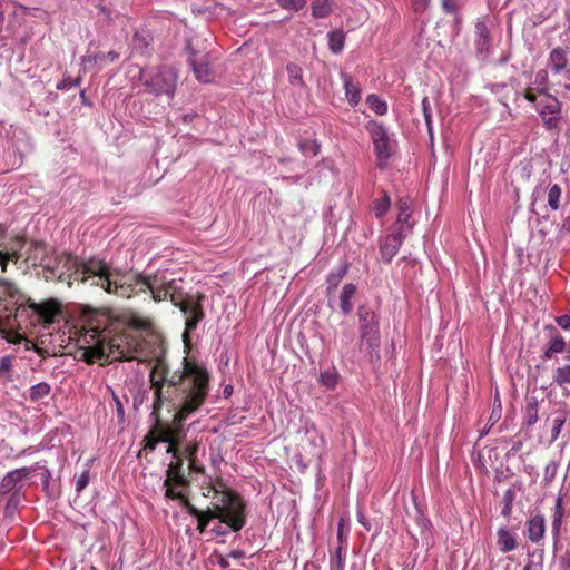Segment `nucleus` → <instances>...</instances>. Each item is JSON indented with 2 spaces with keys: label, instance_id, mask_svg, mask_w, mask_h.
<instances>
[{
  "label": "nucleus",
  "instance_id": "f257e3e1",
  "mask_svg": "<svg viewBox=\"0 0 570 570\" xmlns=\"http://www.w3.org/2000/svg\"><path fill=\"white\" fill-rule=\"evenodd\" d=\"M210 375L195 358L184 357L181 368L169 372L167 363L158 358L149 373L154 392L153 415L155 424L144 439L145 449L155 450L157 443H168L167 453L175 459L167 470V499H188L176 488H186L188 480L183 473L180 458V433L183 423L206 401Z\"/></svg>",
  "mask_w": 570,
  "mask_h": 570
},
{
  "label": "nucleus",
  "instance_id": "f03ea898",
  "mask_svg": "<svg viewBox=\"0 0 570 570\" xmlns=\"http://www.w3.org/2000/svg\"><path fill=\"white\" fill-rule=\"evenodd\" d=\"M81 337L88 346L81 348V358L95 362L131 361L136 358L135 342L122 332V323L109 311L85 307L81 313Z\"/></svg>",
  "mask_w": 570,
  "mask_h": 570
},
{
  "label": "nucleus",
  "instance_id": "7ed1b4c3",
  "mask_svg": "<svg viewBox=\"0 0 570 570\" xmlns=\"http://www.w3.org/2000/svg\"><path fill=\"white\" fill-rule=\"evenodd\" d=\"M181 502L188 512L197 518V529L200 532L208 530L216 535H227L239 531L245 524L244 501H222V504H213V508L206 511L196 509L190 501Z\"/></svg>",
  "mask_w": 570,
  "mask_h": 570
},
{
  "label": "nucleus",
  "instance_id": "20e7f679",
  "mask_svg": "<svg viewBox=\"0 0 570 570\" xmlns=\"http://www.w3.org/2000/svg\"><path fill=\"white\" fill-rule=\"evenodd\" d=\"M101 261L97 257L79 259L69 253H60L50 257L43 265V277L46 281H58L67 283L70 287L73 282L86 283L90 278H95V274L90 272L91 262Z\"/></svg>",
  "mask_w": 570,
  "mask_h": 570
},
{
  "label": "nucleus",
  "instance_id": "39448f33",
  "mask_svg": "<svg viewBox=\"0 0 570 570\" xmlns=\"http://www.w3.org/2000/svg\"><path fill=\"white\" fill-rule=\"evenodd\" d=\"M91 267L94 269H90V272L94 273L95 278H97L91 284L101 287L108 294L121 298H130L134 295L142 293L140 285H138V279L144 277L142 273H135L125 277L124 281H117L111 278L110 266L104 259L91 262Z\"/></svg>",
  "mask_w": 570,
  "mask_h": 570
},
{
  "label": "nucleus",
  "instance_id": "423d86ee",
  "mask_svg": "<svg viewBox=\"0 0 570 570\" xmlns=\"http://www.w3.org/2000/svg\"><path fill=\"white\" fill-rule=\"evenodd\" d=\"M358 332H360V352L364 353L371 364H376L381 360V334L380 317L366 305H361L357 309Z\"/></svg>",
  "mask_w": 570,
  "mask_h": 570
},
{
  "label": "nucleus",
  "instance_id": "0eeeda50",
  "mask_svg": "<svg viewBox=\"0 0 570 570\" xmlns=\"http://www.w3.org/2000/svg\"><path fill=\"white\" fill-rule=\"evenodd\" d=\"M206 295L202 292L185 293L183 288L176 295L174 306L178 307L185 316V330L183 341L185 346L190 345V333L195 331L198 324L205 318L204 301Z\"/></svg>",
  "mask_w": 570,
  "mask_h": 570
},
{
  "label": "nucleus",
  "instance_id": "6e6552de",
  "mask_svg": "<svg viewBox=\"0 0 570 570\" xmlns=\"http://www.w3.org/2000/svg\"><path fill=\"white\" fill-rule=\"evenodd\" d=\"M140 79L146 90L155 95H166L173 97L176 83L177 73L174 68L168 66H158L154 69H142L140 71Z\"/></svg>",
  "mask_w": 570,
  "mask_h": 570
},
{
  "label": "nucleus",
  "instance_id": "1a4fd4ad",
  "mask_svg": "<svg viewBox=\"0 0 570 570\" xmlns=\"http://www.w3.org/2000/svg\"><path fill=\"white\" fill-rule=\"evenodd\" d=\"M138 285H140L142 293L150 294L155 303L169 299L174 304L176 295L181 289L176 279H167L164 275L157 273L144 275L138 279Z\"/></svg>",
  "mask_w": 570,
  "mask_h": 570
},
{
  "label": "nucleus",
  "instance_id": "9d476101",
  "mask_svg": "<svg viewBox=\"0 0 570 570\" xmlns=\"http://www.w3.org/2000/svg\"><path fill=\"white\" fill-rule=\"evenodd\" d=\"M188 63L199 82L208 83L214 80L215 71L213 68V58L205 48H200L198 39H190L187 42Z\"/></svg>",
  "mask_w": 570,
  "mask_h": 570
},
{
  "label": "nucleus",
  "instance_id": "9b49d317",
  "mask_svg": "<svg viewBox=\"0 0 570 570\" xmlns=\"http://www.w3.org/2000/svg\"><path fill=\"white\" fill-rule=\"evenodd\" d=\"M365 128L370 134L371 140L373 142L379 167L382 168L386 165L387 160L393 155L395 141L389 135L386 128L375 120L368 121Z\"/></svg>",
  "mask_w": 570,
  "mask_h": 570
},
{
  "label": "nucleus",
  "instance_id": "f8f14e48",
  "mask_svg": "<svg viewBox=\"0 0 570 570\" xmlns=\"http://www.w3.org/2000/svg\"><path fill=\"white\" fill-rule=\"evenodd\" d=\"M36 471L32 466H23L8 472L0 483V494L20 495L21 491L29 484L32 473Z\"/></svg>",
  "mask_w": 570,
  "mask_h": 570
},
{
  "label": "nucleus",
  "instance_id": "ddd939ff",
  "mask_svg": "<svg viewBox=\"0 0 570 570\" xmlns=\"http://www.w3.org/2000/svg\"><path fill=\"white\" fill-rule=\"evenodd\" d=\"M537 104V111L539 112L542 122L547 129H557L561 121V104L550 94L539 96Z\"/></svg>",
  "mask_w": 570,
  "mask_h": 570
},
{
  "label": "nucleus",
  "instance_id": "4468645a",
  "mask_svg": "<svg viewBox=\"0 0 570 570\" xmlns=\"http://www.w3.org/2000/svg\"><path fill=\"white\" fill-rule=\"evenodd\" d=\"M404 227H397L386 234L380 242V256L382 262L389 264L397 254L405 237Z\"/></svg>",
  "mask_w": 570,
  "mask_h": 570
},
{
  "label": "nucleus",
  "instance_id": "2eb2a0df",
  "mask_svg": "<svg viewBox=\"0 0 570 570\" xmlns=\"http://www.w3.org/2000/svg\"><path fill=\"white\" fill-rule=\"evenodd\" d=\"M180 444H179V449H180V458H181V464L184 465V459H186L188 461V465H187V469L189 471V473L191 471L194 472H197V473H202L204 472V468L202 465H198L197 463V452H198V446H199V443L198 441L196 440H190L188 441L186 439V433L185 431L183 430V432L180 433ZM183 473H185V469L183 468ZM186 475V474H184ZM187 479V476H185Z\"/></svg>",
  "mask_w": 570,
  "mask_h": 570
},
{
  "label": "nucleus",
  "instance_id": "dca6fc26",
  "mask_svg": "<svg viewBox=\"0 0 570 570\" xmlns=\"http://www.w3.org/2000/svg\"><path fill=\"white\" fill-rule=\"evenodd\" d=\"M28 307L38 315L39 321L45 325H50L61 313V305L56 299H48L41 303L28 301Z\"/></svg>",
  "mask_w": 570,
  "mask_h": 570
},
{
  "label": "nucleus",
  "instance_id": "f3484780",
  "mask_svg": "<svg viewBox=\"0 0 570 570\" xmlns=\"http://www.w3.org/2000/svg\"><path fill=\"white\" fill-rule=\"evenodd\" d=\"M50 248L41 240L27 242L23 261L30 266H42L50 259Z\"/></svg>",
  "mask_w": 570,
  "mask_h": 570
},
{
  "label": "nucleus",
  "instance_id": "a211bd4d",
  "mask_svg": "<svg viewBox=\"0 0 570 570\" xmlns=\"http://www.w3.org/2000/svg\"><path fill=\"white\" fill-rule=\"evenodd\" d=\"M546 330L550 332V338L544 351V358H551L554 354L566 350V341L556 327L547 326Z\"/></svg>",
  "mask_w": 570,
  "mask_h": 570
},
{
  "label": "nucleus",
  "instance_id": "6ab92c4d",
  "mask_svg": "<svg viewBox=\"0 0 570 570\" xmlns=\"http://www.w3.org/2000/svg\"><path fill=\"white\" fill-rule=\"evenodd\" d=\"M27 238L24 236H16L8 243L3 244L2 250L11 256V261L18 263L24 256Z\"/></svg>",
  "mask_w": 570,
  "mask_h": 570
},
{
  "label": "nucleus",
  "instance_id": "aec40b11",
  "mask_svg": "<svg viewBox=\"0 0 570 570\" xmlns=\"http://www.w3.org/2000/svg\"><path fill=\"white\" fill-rule=\"evenodd\" d=\"M548 67L556 75H561L569 68L567 52L562 48L553 49L549 55Z\"/></svg>",
  "mask_w": 570,
  "mask_h": 570
},
{
  "label": "nucleus",
  "instance_id": "412c9836",
  "mask_svg": "<svg viewBox=\"0 0 570 570\" xmlns=\"http://www.w3.org/2000/svg\"><path fill=\"white\" fill-rule=\"evenodd\" d=\"M546 524L542 515H534L527 523V537L531 542H539L544 534Z\"/></svg>",
  "mask_w": 570,
  "mask_h": 570
},
{
  "label": "nucleus",
  "instance_id": "4be33fe9",
  "mask_svg": "<svg viewBox=\"0 0 570 570\" xmlns=\"http://www.w3.org/2000/svg\"><path fill=\"white\" fill-rule=\"evenodd\" d=\"M411 205L412 202L409 197L400 198L397 202V218L395 225H401L400 227H404V233L411 229V226L407 225L409 219L411 217Z\"/></svg>",
  "mask_w": 570,
  "mask_h": 570
},
{
  "label": "nucleus",
  "instance_id": "5701e85b",
  "mask_svg": "<svg viewBox=\"0 0 570 570\" xmlns=\"http://www.w3.org/2000/svg\"><path fill=\"white\" fill-rule=\"evenodd\" d=\"M345 95L351 106H356L361 100V89L358 83L354 82L353 79L346 73L342 75Z\"/></svg>",
  "mask_w": 570,
  "mask_h": 570
},
{
  "label": "nucleus",
  "instance_id": "b1692460",
  "mask_svg": "<svg viewBox=\"0 0 570 570\" xmlns=\"http://www.w3.org/2000/svg\"><path fill=\"white\" fill-rule=\"evenodd\" d=\"M356 293L354 284H345L340 295V308L344 315H348L353 309L352 298Z\"/></svg>",
  "mask_w": 570,
  "mask_h": 570
},
{
  "label": "nucleus",
  "instance_id": "393cba45",
  "mask_svg": "<svg viewBox=\"0 0 570 570\" xmlns=\"http://www.w3.org/2000/svg\"><path fill=\"white\" fill-rule=\"evenodd\" d=\"M498 546L502 552H510L517 548V541L514 534L505 529L501 528L498 531Z\"/></svg>",
  "mask_w": 570,
  "mask_h": 570
},
{
  "label": "nucleus",
  "instance_id": "a878e982",
  "mask_svg": "<svg viewBox=\"0 0 570 570\" xmlns=\"http://www.w3.org/2000/svg\"><path fill=\"white\" fill-rule=\"evenodd\" d=\"M328 48L333 53H340L345 43V33L343 30H334L328 32Z\"/></svg>",
  "mask_w": 570,
  "mask_h": 570
},
{
  "label": "nucleus",
  "instance_id": "bb28decb",
  "mask_svg": "<svg viewBox=\"0 0 570 570\" xmlns=\"http://www.w3.org/2000/svg\"><path fill=\"white\" fill-rule=\"evenodd\" d=\"M332 0H314L312 2V14L315 18H326L332 12Z\"/></svg>",
  "mask_w": 570,
  "mask_h": 570
},
{
  "label": "nucleus",
  "instance_id": "cd10ccee",
  "mask_svg": "<svg viewBox=\"0 0 570 570\" xmlns=\"http://www.w3.org/2000/svg\"><path fill=\"white\" fill-rule=\"evenodd\" d=\"M119 59V53H117L116 51H109V52H97L95 55H91V56H86L82 58V61L85 63H104L106 61H109V62H115L116 60Z\"/></svg>",
  "mask_w": 570,
  "mask_h": 570
},
{
  "label": "nucleus",
  "instance_id": "c85d7f7f",
  "mask_svg": "<svg viewBox=\"0 0 570 570\" xmlns=\"http://www.w3.org/2000/svg\"><path fill=\"white\" fill-rule=\"evenodd\" d=\"M562 189L558 184H553L548 187V206L552 210H558L561 207Z\"/></svg>",
  "mask_w": 570,
  "mask_h": 570
},
{
  "label": "nucleus",
  "instance_id": "c756f323",
  "mask_svg": "<svg viewBox=\"0 0 570 570\" xmlns=\"http://www.w3.org/2000/svg\"><path fill=\"white\" fill-rule=\"evenodd\" d=\"M562 519H563L562 501H557L554 511H553V519H552V523H551L552 534H553V539H554L556 543L559 539V534H560V530H561V525H562Z\"/></svg>",
  "mask_w": 570,
  "mask_h": 570
},
{
  "label": "nucleus",
  "instance_id": "7c9ffc66",
  "mask_svg": "<svg viewBox=\"0 0 570 570\" xmlns=\"http://www.w3.org/2000/svg\"><path fill=\"white\" fill-rule=\"evenodd\" d=\"M391 206V199L386 193L381 198H376L372 202V210L376 218L384 216Z\"/></svg>",
  "mask_w": 570,
  "mask_h": 570
},
{
  "label": "nucleus",
  "instance_id": "2f4dec72",
  "mask_svg": "<svg viewBox=\"0 0 570 570\" xmlns=\"http://www.w3.org/2000/svg\"><path fill=\"white\" fill-rule=\"evenodd\" d=\"M366 104L376 115L383 116L387 112V104L374 94L366 97Z\"/></svg>",
  "mask_w": 570,
  "mask_h": 570
},
{
  "label": "nucleus",
  "instance_id": "473e14b6",
  "mask_svg": "<svg viewBox=\"0 0 570 570\" xmlns=\"http://www.w3.org/2000/svg\"><path fill=\"white\" fill-rule=\"evenodd\" d=\"M210 489L215 494H222L220 499H240L234 491H232L222 479H216L212 484Z\"/></svg>",
  "mask_w": 570,
  "mask_h": 570
},
{
  "label": "nucleus",
  "instance_id": "72a5a7b5",
  "mask_svg": "<svg viewBox=\"0 0 570 570\" xmlns=\"http://www.w3.org/2000/svg\"><path fill=\"white\" fill-rule=\"evenodd\" d=\"M533 88L540 95L549 94L548 92V71L544 69H540L535 72L533 80Z\"/></svg>",
  "mask_w": 570,
  "mask_h": 570
},
{
  "label": "nucleus",
  "instance_id": "f704fd0d",
  "mask_svg": "<svg viewBox=\"0 0 570 570\" xmlns=\"http://www.w3.org/2000/svg\"><path fill=\"white\" fill-rule=\"evenodd\" d=\"M475 29L478 33V38L475 40L478 49L480 51L488 50L489 32L487 26L483 22H478Z\"/></svg>",
  "mask_w": 570,
  "mask_h": 570
},
{
  "label": "nucleus",
  "instance_id": "c9c22d12",
  "mask_svg": "<svg viewBox=\"0 0 570 570\" xmlns=\"http://www.w3.org/2000/svg\"><path fill=\"white\" fill-rule=\"evenodd\" d=\"M286 71L288 75L289 82L294 86H303V70L302 68L296 63H288L286 66Z\"/></svg>",
  "mask_w": 570,
  "mask_h": 570
},
{
  "label": "nucleus",
  "instance_id": "e433bc0d",
  "mask_svg": "<svg viewBox=\"0 0 570 570\" xmlns=\"http://www.w3.org/2000/svg\"><path fill=\"white\" fill-rule=\"evenodd\" d=\"M50 385L46 382L38 383L30 389L31 401H39L48 396L50 393Z\"/></svg>",
  "mask_w": 570,
  "mask_h": 570
},
{
  "label": "nucleus",
  "instance_id": "4c0bfd02",
  "mask_svg": "<svg viewBox=\"0 0 570 570\" xmlns=\"http://www.w3.org/2000/svg\"><path fill=\"white\" fill-rule=\"evenodd\" d=\"M553 382L560 386L570 383V364L560 366L554 371Z\"/></svg>",
  "mask_w": 570,
  "mask_h": 570
},
{
  "label": "nucleus",
  "instance_id": "58836bf2",
  "mask_svg": "<svg viewBox=\"0 0 570 570\" xmlns=\"http://www.w3.org/2000/svg\"><path fill=\"white\" fill-rule=\"evenodd\" d=\"M347 269H348V265L347 264H343L336 272H332L328 276H327V283L333 287H337V285L340 284V282L344 278V276L346 275L347 273Z\"/></svg>",
  "mask_w": 570,
  "mask_h": 570
},
{
  "label": "nucleus",
  "instance_id": "ea45409f",
  "mask_svg": "<svg viewBox=\"0 0 570 570\" xmlns=\"http://www.w3.org/2000/svg\"><path fill=\"white\" fill-rule=\"evenodd\" d=\"M567 420V415L564 413L559 414L552 420V428H551V442H554L561 432L562 426L564 425V422Z\"/></svg>",
  "mask_w": 570,
  "mask_h": 570
},
{
  "label": "nucleus",
  "instance_id": "a19ab883",
  "mask_svg": "<svg viewBox=\"0 0 570 570\" xmlns=\"http://www.w3.org/2000/svg\"><path fill=\"white\" fill-rule=\"evenodd\" d=\"M345 567V554L343 552V548L338 547L331 558V569L332 570H344Z\"/></svg>",
  "mask_w": 570,
  "mask_h": 570
},
{
  "label": "nucleus",
  "instance_id": "79ce46f5",
  "mask_svg": "<svg viewBox=\"0 0 570 570\" xmlns=\"http://www.w3.org/2000/svg\"><path fill=\"white\" fill-rule=\"evenodd\" d=\"M421 104H422V111H423L424 121L426 124L429 134L432 137L433 136V134H432V110H431V105H430L429 98L424 97L422 99Z\"/></svg>",
  "mask_w": 570,
  "mask_h": 570
},
{
  "label": "nucleus",
  "instance_id": "37998d69",
  "mask_svg": "<svg viewBox=\"0 0 570 570\" xmlns=\"http://www.w3.org/2000/svg\"><path fill=\"white\" fill-rule=\"evenodd\" d=\"M281 8L285 10L298 11L306 4V0H276Z\"/></svg>",
  "mask_w": 570,
  "mask_h": 570
},
{
  "label": "nucleus",
  "instance_id": "c03bdc74",
  "mask_svg": "<svg viewBox=\"0 0 570 570\" xmlns=\"http://www.w3.org/2000/svg\"><path fill=\"white\" fill-rule=\"evenodd\" d=\"M539 419V415H538V404L534 402V403H528L527 404V407H525V423L527 425H533L534 423H537Z\"/></svg>",
  "mask_w": 570,
  "mask_h": 570
},
{
  "label": "nucleus",
  "instance_id": "a18cd8bd",
  "mask_svg": "<svg viewBox=\"0 0 570 570\" xmlns=\"http://www.w3.org/2000/svg\"><path fill=\"white\" fill-rule=\"evenodd\" d=\"M558 463L556 461H550L543 472V482L546 485H548L556 476L558 471Z\"/></svg>",
  "mask_w": 570,
  "mask_h": 570
},
{
  "label": "nucleus",
  "instance_id": "49530a36",
  "mask_svg": "<svg viewBox=\"0 0 570 570\" xmlns=\"http://www.w3.org/2000/svg\"><path fill=\"white\" fill-rule=\"evenodd\" d=\"M299 149L305 155L316 156L320 151V146L312 140H304L299 142Z\"/></svg>",
  "mask_w": 570,
  "mask_h": 570
},
{
  "label": "nucleus",
  "instance_id": "de8ad7c7",
  "mask_svg": "<svg viewBox=\"0 0 570 570\" xmlns=\"http://www.w3.org/2000/svg\"><path fill=\"white\" fill-rule=\"evenodd\" d=\"M523 97L531 104H533L537 107V104L539 102V94L535 91V88L528 87L524 90Z\"/></svg>",
  "mask_w": 570,
  "mask_h": 570
},
{
  "label": "nucleus",
  "instance_id": "09e8293b",
  "mask_svg": "<svg viewBox=\"0 0 570 570\" xmlns=\"http://www.w3.org/2000/svg\"><path fill=\"white\" fill-rule=\"evenodd\" d=\"M89 483V471H83L77 479L76 489L78 492L83 490Z\"/></svg>",
  "mask_w": 570,
  "mask_h": 570
},
{
  "label": "nucleus",
  "instance_id": "8fccbe9b",
  "mask_svg": "<svg viewBox=\"0 0 570 570\" xmlns=\"http://www.w3.org/2000/svg\"><path fill=\"white\" fill-rule=\"evenodd\" d=\"M556 322L563 330L570 331V314L556 317Z\"/></svg>",
  "mask_w": 570,
  "mask_h": 570
},
{
  "label": "nucleus",
  "instance_id": "3c124183",
  "mask_svg": "<svg viewBox=\"0 0 570 570\" xmlns=\"http://www.w3.org/2000/svg\"><path fill=\"white\" fill-rule=\"evenodd\" d=\"M357 520L366 530L371 529V523L366 519V517L363 512V508L361 505H358V509H357Z\"/></svg>",
  "mask_w": 570,
  "mask_h": 570
},
{
  "label": "nucleus",
  "instance_id": "603ef678",
  "mask_svg": "<svg viewBox=\"0 0 570 570\" xmlns=\"http://www.w3.org/2000/svg\"><path fill=\"white\" fill-rule=\"evenodd\" d=\"M9 261H11V256L4 253L2 249H0V266L2 272L7 271Z\"/></svg>",
  "mask_w": 570,
  "mask_h": 570
},
{
  "label": "nucleus",
  "instance_id": "864d4df0",
  "mask_svg": "<svg viewBox=\"0 0 570 570\" xmlns=\"http://www.w3.org/2000/svg\"><path fill=\"white\" fill-rule=\"evenodd\" d=\"M442 7L444 11L449 13H454L456 10V6L453 0H442Z\"/></svg>",
  "mask_w": 570,
  "mask_h": 570
},
{
  "label": "nucleus",
  "instance_id": "5fc2aeb1",
  "mask_svg": "<svg viewBox=\"0 0 570 570\" xmlns=\"http://www.w3.org/2000/svg\"><path fill=\"white\" fill-rule=\"evenodd\" d=\"M561 75H563L562 86H563L564 90L570 92V65H569V68L566 71H563Z\"/></svg>",
  "mask_w": 570,
  "mask_h": 570
},
{
  "label": "nucleus",
  "instance_id": "6e6d98bb",
  "mask_svg": "<svg viewBox=\"0 0 570 570\" xmlns=\"http://www.w3.org/2000/svg\"><path fill=\"white\" fill-rule=\"evenodd\" d=\"M11 367V358L10 357H3L0 362V372H7Z\"/></svg>",
  "mask_w": 570,
  "mask_h": 570
},
{
  "label": "nucleus",
  "instance_id": "4d7b16f0",
  "mask_svg": "<svg viewBox=\"0 0 570 570\" xmlns=\"http://www.w3.org/2000/svg\"><path fill=\"white\" fill-rule=\"evenodd\" d=\"M412 1H413L414 9L416 11L424 10L429 4V0H412Z\"/></svg>",
  "mask_w": 570,
  "mask_h": 570
},
{
  "label": "nucleus",
  "instance_id": "13d9d810",
  "mask_svg": "<svg viewBox=\"0 0 570 570\" xmlns=\"http://www.w3.org/2000/svg\"><path fill=\"white\" fill-rule=\"evenodd\" d=\"M79 85V80H76V81H67L66 79L57 86L58 89H67V88H71V87H76Z\"/></svg>",
  "mask_w": 570,
  "mask_h": 570
},
{
  "label": "nucleus",
  "instance_id": "bf43d9fd",
  "mask_svg": "<svg viewBox=\"0 0 570 570\" xmlns=\"http://www.w3.org/2000/svg\"><path fill=\"white\" fill-rule=\"evenodd\" d=\"M512 501H507L504 507L502 508L501 510V513L504 515V517H509L510 513H511V510H512V505H511Z\"/></svg>",
  "mask_w": 570,
  "mask_h": 570
},
{
  "label": "nucleus",
  "instance_id": "052dcab7",
  "mask_svg": "<svg viewBox=\"0 0 570 570\" xmlns=\"http://www.w3.org/2000/svg\"><path fill=\"white\" fill-rule=\"evenodd\" d=\"M244 551L242 550H234L230 552V557H233L234 559H240L244 557Z\"/></svg>",
  "mask_w": 570,
  "mask_h": 570
},
{
  "label": "nucleus",
  "instance_id": "680f3d73",
  "mask_svg": "<svg viewBox=\"0 0 570 570\" xmlns=\"http://www.w3.org/2000/svg\"><path fill=\"white\" fill-rule=\"evenodd\" d=\"M4 235H6V229L3 227L0 226V247L3 246V238H4Z\"/></svg>",
  "mask_w": 570,
  "mask_h": 570
},
{
  "label": "nucleus",
  "instance_id": "e2e57ef3",
  "mask_svg": "<svg viewBox=\"0 0 570 570\" xmlns=\"http://www.w3.org/2000/svg\"><path fill=\"white\" fill-rule=\"evenodd\" d=\"M514 497H515V493L512 490H508L505 492L504 499L510 500V499H513Z\"/></svg>",
  "mask_w": 570,
  "mask_h": 570
},
{
  "label": "nucleus",
  "instance_id": "0e129e2a",
  "mask_svg": "<svg viewBox=\"0 0 570 570\" xmlns=\"http://www.w3.org/2000/svg\"><path fill=\"white\" fill-rule=\"evenodd\" d=\"M322 379H323V382L327 385H331V382L330 380L332 379L330 375L327 376L326 374H322Z\"/></svg>",
  "mask_w": 570,
  "mask_h": 570
},
{
  "label": "nucleus",
  "instance_id": "69168bd1",
  "mask_svg": "<svg viewBox=\"0 0 570 570\" xmlns=\"http://www.w3.org/2000/svg\"><path fill=\"white\" fill-rule=\"evenodd\" d=\"M3 23H4V14L2 12H0V31L2 30Z\"/></svg>",
  "mask_w": 570,
  "mask_h": 570
},
{
  "label": "nucleus",
  "instance_id": "338daca9",
  "mask_svg": "<svg viewBox=\"0 0 570 570\" xmlns=\"http://www.w3.org/2000/svg\"><path fill=\"white\" fill-rule=\"evenodd\" d=\"M232 390H233V387H232V386H229V385H228V386H226V387L224 389V394H225V395H230Z\"/></svg>",
  "mask_w": 570,
  "mask_h": 570
},
{
  "label": "nucleus",
  "instance_id": "774afa93",
  "mask_svg": "<svg viewBox=\"0 0 570 570\" xmlns=\"http://www.w3.org/2000/svg\"><path fill=\"white\" fill-rule=\"evenodd\" d=\"M531 569H532V564L528 563L522 570H531Z\"/></svg>",
  "mask_w": 570,
  "mask_h": 570
}]
</instances>
